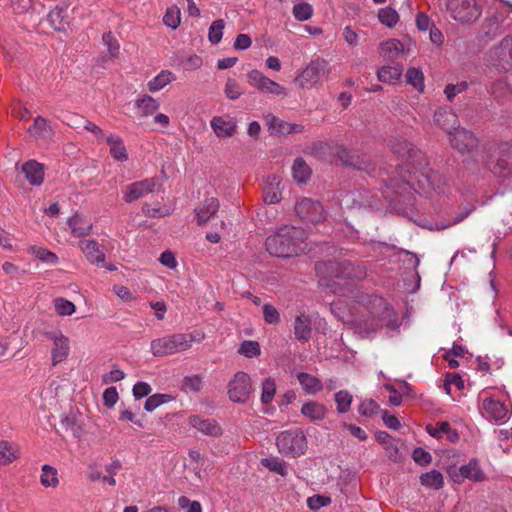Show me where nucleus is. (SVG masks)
Returning a JSON list of instances; mask_svg holds the SVG:
<instances>
[{"instance_id": "obj_1", "label": "nucleus", "mask_w": 512, "mask_h": 512, "mask_svg": "<svg viewBox=\"0 0 512 512\" xmlns=\"http://www.w3.org/2000/svg\"><path fill=\"white\" fill-rule=\"evenodd\" d=\"M390 146L393 153L406 158L412 165L413 171L409 172L413 173L419 184L424 185L426 183L432 189L441 187V175L428 167L422 152L411 142L402 137H397L391 141Z\"/></svg>"}, {"instance_id": "obj_2", "label": "nucleus", "mask_w": 512, "mask_h": 512, "mask_svg": "<svg viewBox=\"0 0 512 512\" xmlns=\"http://www.w3.org/2000/svg\"><path fill=\"white\" fill-rule=\"evenodd\" d=\"M306 237L304 229L284 225L267 237L266 250L273 256L292 257L304 251Z\"/></svg>"}, {"instance_id": "obj_3", "label": "nucleus", "mask_w": 512, "mask_h": 512, "mask_svg": "<svg viewBox=\"0 0 512 512\" xmlns=\"http://www.w3.org/2000/svg\"><path fill=\"white\" fill-rule=\"evenodd\" d=\"M316 271L320 285L330 288L334 293L340 292L338 287L340 283L337 280L360 279L365 274L361 268L355 267L348 261L321 262L316 265Z\"/></svg>"}, {"instance_id": "obj_4", "label": "nucleus", "mask_w": 512, "mask_h": 512, "mask_svg": "<svg viewBox=\"0 0 512 512\" xmlns=\"http://www.w3.org/2000/svg\"><path fill=\"white\" fill-rule=\"evenodd\" d=\"M485 0H446L450 16L461 24H472L482 15Z\"/></svg>"}, {"instance_id": "obj_5", "label": "nucleus", "mask_w": 512, "mask_h": 512, "mask_svg": "<svg viewBox=\"0 0 512 512\" xmlns=\"http://www.w3.org/2000/svg\"><path fill=\"white\" fill-rule=\"evenodd\" d=\"M190 339V336H186L181 333L165 335L152 340L150 343V350L156 357L184 352L189 349Z\"/></svg>"}, {"instance_id": "obj_6", "label": "nucleus", "mask_w": 512, "mask_h": 512, "mask_svg": "<svg viewBox=\"0 0 512 512\" xmlns=\"http://www.w3.org/2000/svg\"><path fill=\"white\" fill-rule=\"evenodd\" d=\"M276 445L281 454L290 457H298L307 449V439L300 429L281 432L276 440Z\"/></svg>"}, {"instance_id": "obj_7", "label": "nucleus", "mask_w": 512, "mask_h": 512, "mask_svg": "<svg viewBox=\"0 0 512 512\" xmlns=\"http://www.w3.org/2000/svg\"><path fill=\"white\" fill-rule=\"evenodd\" d=\"M330 72L329 64L324 59L312 60L295 78V82L301 87L311 89L320 83L321 79Z\"/></svg>"}, {"instance_id": "obj_8", "label": "nucleus", "mask_w": 512, "mask_h": 512, "mask_svg": "<svg viewBox=\"0 0 512 512\" xmlns=\"http://www.w3.org/2000/svg\"><path fill=\"white\" fill-rule=\"evenodd\" d=\"M487 168L499 177H506L512 173V145L503 144L486 162Z\"/></svg>"}, {"instance_id": "obj_9", "label": "nucleus", "mask_w": 512, "mask_h": 512, "mask_svg": "<svg viewBox=\"0 0 512 512\" xmlns=\"http://www.w3.org/2000/svg\"><path fill=\"white\" fill-rule=\"evenodd\" d=\"M45 337L52 343L51 345V364L57 366L65 362L70 354V340L60 330H51L45 332Z\"/></svg>"}, {"instance_id": "obj_10", "label": "nucleus", "mask_w": 512, "mask_h": 512, "mask_svg": "<svg viewBox=\"0 0 512 512\" xmlns=\"http://www.w3.org/2000/svg\"><path fill=\"white\" fill-rule=\"evenodd\" d=\"M252 391L251 378L242 371L237 372L228 384V396L236 403H245Z\"/></svg>"}, {"instance_id": "obj_11", "label": "nucleus", "mask_w": 512, "mask_h": 512, "mask_svg": "<svg viewBox=\"0 0 512 512\" xmlns=\"http://www.w3.org/2000/svg\"><path fill=\"white\" fill-rule=\"evenodd\" d=\"M480 411L483 416L494 421H504L508 416V407L501 401L488 395L486 390L479 394Z\"/></svg>"}, {"instance_id": "obj_12", "label": "nucleus", "mask_w": 512, "mask_h": 512, "mask_svg": "<svg viewBox=\"0 0 512 512\" xmlns=\"http://www.w3.org/2000/svg\"><path fill=\"white\" fill-rule=\"evenodd\" d=\"M247 82L250 86L258 89L264 94H271L274 96H286V89L277 82L266 77L259 70H251L247 74Z\"/></svg>"}, {"instance_id": "obj_13", "label": "nucleus", "mask_w": 512, "mask_h": 512, "mask_svg": "<svg viewBox=\"0 0 512 512\" xmlns=\"http://www.w3.org/2000/svg\"><path fill=\"white\" fill-rule=\"evenodd\" d=\"M296 214L305 222L319 223L324 220V210L320 202L303 198L295 205Z\"/></svg>"}, {"instance_id": "obj_14", "label": "nucleus", "mask_w": 512, "mask_h": 512, "mask_svg": "<svg viewBox=\"0 0 512 512\" xmlns=\"http://www.w3.org/2000/svg\"><path fill=\"white\" fill-rule=\"evenodd\" d=\"M451 146L461 154L473 153L479 144L477 137L464 128H457L450 136Z\"/></svg>"}, {"instance_id": "obj_15", "label": "nucleus", "mask_w": 512, "mask_h": 512, "mask_svg": "<svg viewBox=\"0 0 512 512\" xmlns=\"http://www.w3.org/2000/svg\"><path fill=\"white\" fill-rule=\"evenodd\" d=\"M158 185V180L155 177L146 178L140 181H136L127 185L123 191L124 200L127 203L134 202L149 193H152L156 186Z\"/></svg>"}, {"instance_id": "obj_16", "label": "nucleus", "mask_w": 512, "mask_h": 512, "mask_svg": "<svg viewBox=\"0 0 512 512\" xmlns=\"http://www.w3.org/2000/svg\"><path fill=\"white\" fill-rule=\"evenodd\" d=\"M188 423L192 428L207 436L218 437L222 434L221 427L214 419L192 415L188 418Z\"/></svg>"}, {"instance_id": "obj_17", "label": "nucleus", "mask_w": 512, "mask_h": 512, "mask_svg": "<svg viewBox=\"0 0 512 512\" xmlns=\"http://www.w3.org/2000/svg\"><path fill=\"white\" fill-rule=\"evenodd\" d=\"M265 120L271 134L288 135L303 131L302 125L283 121L272 114H268Z\"/></svg>"}, {"instance_id": "obj_18", "label": "nucleus", "mask_w": 512, "mask_h": 512, "mask_svg": "<svg viewBox=\"0 0 512 512\" xmlns=\"http://www.w3.org/2000/svg\"><path fill=\"white\" fill-rule=\"evenodd\" d=\"M78 247L84 254L85 258L91 264H101L105 262V253L102 246L96 241L91 239L81 240Z\"/></svg>"}, {"instance_id": "obj_19", "label": "nucleus", "mask_w": 512, "mask_h": 512, "mask_svg": "<svg viewBox=\"0 0 512 512\" xmlns=\"http://www.w3.org/2000/svg\"><path fill=\"white\" fill-rule=\"evenodd\" d=\"M213 132L219 138L231 137L236 133V121L230 116H214L210 121Z\"/></svg>"}, {"instance_id": "obj_20", "label": "nucleus", "mask_w": 512, "mask_h": 512, "mask_svg": "<svg viewBox=\"0 0 512 512\" xmlns=\"http://www.w3.org/2000/svg\"><path fill=\"white\" fill-rule=\"evenodd\" d=\"M435 124L450 136L458 127V116L447 108H439L434 113Z\"/></svg>"}, {"instance_id": "obj_21", "label": "nucleus", "mask_w": 512, "mask_h": 512, "mask_svg": "<svg viewBox=\"0 0 512 512\" xmlns=\"http://www.w3.org/2000/svg\"><path fill=\"white\" fill-rule=\"evenodd\" d=\"M377 301L378 307H372L370 310L372 317L370 327L371 331H376L386 325L393 315L392 309L388 307L382 299H377Z\"/></svg>"}, {"instance_id": "obj_22", "label": "nucleus", "mask_w": 512, "mask_h": 512, "mask_svg": "<svg viewBox=\"0 0 512 512\" xmlns=\"http://www.w3.org/2000/svg\"><path fill=\"white\" fill-rule=\"evenodd\" d=\"M12 348L16 349L14 356L23 348L18 329L5 332L0 330V359Z\"/></svg>"}, {"instance_id": "obj_23", "label": "nucleus", "mask_w": 512, "mask_h": 512, "mask_svg": "<svg viewBox=\"0 0 512 512\" xmlns=\"http://www.w3.org/2000/svg\"><path fill=\"white\" fill-rule=\"evenodd\" d=\"M108 147L111 157L118 162H125L128 160V151L123 139L115 134L110 133L104 141Z\"/></svg>"}, {"instance_id": "obj_24", "label": "nucleus", "mask_w": 512, "mask_h": 512, "mask_svg": "<svg viewBox=\"0 0 512 512\" xmlns=\"http://www.w3.org/2000/svg\"><path fill=\"white\" fill-rule=\"evenodd\" d=\"M220 204L217 198H206L203 203L195 208V216L198 225L205 224L219 210Z\"/></svg>"}, {"instance_id": "obj_25", "label": "nucleus", "mask_w": 512, "mask_h": 512, "mask_svg": "<svg viewBox=\"0 0 512 512\" xmlns=\"http://www.w3.org/2000/svg\"><path fill=\"white\" fill-rule=\"evenodd\" d=\"M22 172L27 181L34 186H39L44 180V167L35 160H29L22 165Z\"/></svg>"}, {"instance_id": "obj_26", "label": "nucleus", "mask_w": 512, "mask_h": 512, "mask_svg": "<svg viewBox=\"0 0 512 512\" xmlns=\"http://www.w3.org/2000/svg\"><path fill=\"white\" fill-rule=\"evenodd\" d=\"M280 184L281 180L277 175H272L267 178L263 188V199L266 204H275L281 200Z\"/></svg>"}, {"instance_id": "obj_27", "label": "nucleus", "mask_w": 512, "mask_h": 512, "mask_svg": "<svg viewBox=\"0 0 512 512\" xmlns=\"http://www.w3.org/2000/svg\"><path fill=\"white\" fill-rule=\"evenodd\" d=\"M159 107V102L147 94L141 95L135 101L136 116L139 118L153 115Z\"/></svg>"}, {"instance_id": "obj_28", "label": "nucleus", "mask_w": 512, "mask_h": 512, "mask_svg": "<svg viewBox=\"0 0 512 512\" xmlns=\"http://www.w3.org/2000/svg\"><path fill=\"white\" fill-rule=\"evenodd\" d=\"M71 234L75 237L88 236L92 231V223L84 216L75 214L68 220Z\"/></svg>"}, {"instance_id": "obj_29", "label": "nucleus", "mask_w": 512, "mask_h": 512, "mask_svg": "<svg viewBox=\"0 0 512 512\" xmlns=\"http://www.w3.org/2000/svg\"><path fill=\"white\" fill-rule=\"evenodd\" d=\"M301 414L311 422H319L325 419L327 414L326 407L316 401H308L303 404Z\"/></svg>"}, {"instance_id": "obj_30", "label": "nucleus", "mask_w": 512, "mask_h": 512, "mask_svg": "<svg viewBox=\"0 0 512 512\" xmlns=\"http://www.w3.org/2000/svg\"><path fill=\"white\" fill-rule=\"evenodd\" d=\"M28 134L36 140H44L51 136L52 128L47 119L37 116L33 124L28 128Z\"/></svg>"}, {"instance_id": "obj_31", "label": "nucleus", "mask_w": 512, "mask_h": 512, "mask_svg": "<svg viewBox=\"0 0 512 512\" xmlns=\"http://www.w3.org/2000/svg\"><path fill=\"white\" fill-rule=\"evenodd\" d=\"M312 333L311 320L305 314L297 315L294 322V334L297 340L309 341Z\"/></svg>"}, {"instance_id": "obj_32", "label": "nucleus", "mask_w": 512, "mask_h": 512, "mask_svg": "<svg viewBox=\"0 0 512 512\" xmlns=\"http://www.w3.org/2000/svg\"><path fill=\"white\" fill-rule=\"evenodd\" d=\"M297 379L307 394L315 395L323 389L321 380L311 374L300 372Z\"/></svg>"}, {"instance_id": "obj_33", "label": "nucleus", "mask_w": 512, "mask_h": 512, "mask_svg": "<svg viewBox=\"0 0 512 512\" xmlns=\"http://www.w3.org/2000/svg\"><path fill=\"white\" fill-rule=\"evenodd\" d=\"M176 80V75L170 70H162L157 76L147 83L148 90L158 92L168 84Z\"/></svg>"}, {"instance_id": "obj_34", "label": "nucleus", "mask_w": 512, "mask_h": 512, "mask_svg": "<svg viewBox=\"0 0 512 512\" xmlns=\"http://www.w3.org/2000/svg\"><path fill=\"white\" fill-rule=\"evenodd\" d=\"M311 174L312 170L305 160L301 157L296 158L292 165L293 179L300 184L306 183L310 179Z\"/></svg>"}, {"instance_id": "obj_35", "label": "nucleus", "mask_w": 512, "mask_h": 512, "mask_svg": "<svg viewBox=\"0 0 512 512\" xmlns=\"http://www.w3.org/2000/svg\"><path fill=\"white\" fill-rule=\"evenodd\" d=\"M460 476L473 481L481 482L485 479L484 472L480 469L477 460L472 459L468 464L463 465L459 469Z\"/></svg>"}, {"instance_id": "obj_36", "label": "nucleus", "mask_w": 512, "mask_h": 512, "mask_svg": "<svg viewBox=\"0 0 512 512\" xmlns=\"http://www.w3.org/2000/svg\"><path fill=\"white\" fill-rule=\"evenodd\" d=\"M19 457V448L15 443L0 441V465H7Z\"/></svg>"}, {"instance_id": "obj_37", "label": "nucleus", "mask_w": 512, "mask_h": 512, "mask_svg": "<svg viewBox=\"0 0 512 512\" xmlns=\"http://www.w3.org/2000/svg\"><path fill=\"white\" fill-rule=\"evenodd\" d=\"M427 432L436 438H441L443 435H447V438L451 441H455L458 438V434L453 430L448 422H438L434 426H427Z\"/></svg>"}, {"instance_id": "obj_38", "label": "nucleus", "mask_w": 512, "mask_h": 512, "mask_svg": "<svg viewBox=\"0 0 512 512\" xmlns=\"http://www.w3.org/2000/svg\"><path fill=\"white\" fill-rule=\"evenodd\" d=\"M401 75L402 68L400 66H383L377 72L378 80L387 84H395Z\"/></svg>"}, {"instance_id": "obj_39", "label": "nucleus", "mask_w": 512, "mask_h": 512, "mask_svg": "<svg viewBox=\"0 0 512 512\" xmlns=\"http://www.w3.org/2000/svg\"><path fill=\"white\" fill-rule=\"evenodd\" d=\"M381 53L388 58H395L404 51L402 42L398 39H390L380 44Z\"/></svg>"}, {"instance_id": "obj_40", "label": "nucleus", "mask_w": 512, "mask_h": 512, "mask_svg": "<svg viewBox=\"0 0 512 512\" xmlns=\"http://www.w3.org/2000/svg\"><path fill=\"white\" fill-rule=\"evenodd\" d=\"M40 483L44 487H57L59 484L57 470L50 465H43L41 469Z\"/></svg>"}, {"instance_id": "obj_41", "label": "nucleus", "mask_w": 512, "mask_h": 512, "mask_svg": "<svg viewBox=\"0 0 512 512\" xmlns=\"http://www.w3.org/2000/svg\"><path fill=\"white\" fill-rule=\"evenodd\" d=\"M420 482L423 486L438 490L443 487L444 479L439 471L431 470L420 476Z\"/></svg>"}, {"instance_id": "obj_42", "label": "nucleus", "mask_w": 512, "mask_h": 512, "mask_svg": "<svg viewBox=\"0 0 512 512\" xmlns=\"http://www.w3.org/2000/svg\"><path fill=\"white\" fill-rule=\"evenodd\" d=\"M65 18V10L61 8H55L48 14V22L56 31H64L66 29L67 21Z\"/></svg>"}, {"instance_id": "obj_43", "label": "nucleus", "mask_w": 512, "mask_h": 512, "mask_svg": "<svg viewBox=\"0 0 512 512\" xmlns=\"http://www.w3.org/2000/svg\"><path fill=\"white\" fill-rule=\"evenodd\" d=\"M29 252L35 256L37 259L49 263V264H57L58 263V256L47 250L44 247L41 246H31L29 248Z\"/></svg>"}, {"instance_id": "obj_44", "label": "nucleus", "mask_w": 512, "mask_h": 512, "mask_svg": "<svg viewBox=\"0 0 512 512\" xmlns=\"http://www.w3.org/2000/svg\"><path fill=\"white\" fill-rule=\"evenodd\" d=\"M243 93V88L236 79H227L224 87V94L229 100H237L242 96Z\"/></svg>"}, {"instance_id": "obj_45", "label": "nucleus", "mask_w": 512, "mask_h": 512, "mask_svg": "<svg viewBox=\"0 0 512 512\" xmlns=\"http://www.w3.org/2000/svg\"><path fill=\"white\" fill-rule=\"evenodd\" d=\"M406 80L417 91L422 92L424 90V75L420 69L409 68L406 72Z\"/></svg>"}, {"instance_id": "obj_46", "label": "nucleus", "mask_w": 512, "mask_h": 512, "mask_svg": "<svg viewBox=\"0 0 512 512\" xmlns=\"http://www.w3.org/2000/svg\"><path fill=\"white\" fill-rule=\"evenodd\" d=\"M378 19L383 25L391 28L398 23L399 15L396 10L385 7L379 10Z\"/></svg>"}, {"instance_id": "obj_47", "label": "nucleus", "mask_w": 512, "mask_h": 512, "mask_svg": "<svg viewBox=\"0 0 512 512\" xmlns=\"http://www.w3.org/2000/svg\"><path fill=\"white\" fill-rule=\"evenodd\" d=\"M180 21V9L177 6L169 7L163 16L164 24L172 29H176L180 25Z\"/></svg>"}, {"instance_id": "obj_48", "label": "nucleus", "mask_w": 512, "mask_h": 512, "mask_svg": "<svg viewBox=\"0 0 512 512\" xmlns=\"http://www.w3.org/2000/svg\"><path fill=\"white\" fill-rule=\"evenodd\" d=\"M292 13L296 20L306 21L312 17L313 7L307 2L298 3L293 6Z\"/></svg>"}, {"instance_id": "obj_49", "label": "nucleus", "mask_w": 512, "mask_h": 512, "mask_svg": "<svg viewBox=\"0 0 512 512\" xmlns=\"http://www.w3.org/2000/svg\"><path fill=\"white\" fill-rule=\"evenodd\" d=\"M56 313L60 316H70L76 311V306L71 301L59 297L54 300Z\"/></svg>"}, {"instance_id": "obj_50", "label": "nucleus", "mask_w": 512, "mask_h": 512, "mask_svg": "<svg viewBox=\"0 0 512 512\" xmlns=\"http://www.w3.org/2000/svg\"><path fill=\"white\" fill-rule=\"evenodd\" d=\"M276 393V383L272 378H266L262 382V393H261V402L263 404L270 403L274 395Z\"/></svg>"}, {"instance_id": "obj_51", "label": "nucleus", "mask_w": 512, "mask_h": 512, "mask_svg": "<svg viewBox=\"0 0 512 512\" xmlns=\"http://www.w3.org/2000/svg\"><path fill=\"white\" fill-rule=\"evenodd\" d=\"M171 399L172 397L168 394H154L146 399L144 408L146 411L152 412L157 407L170 401Z\"/></svg>"}, {"instance_id": "obj_52", "label": "nucleus", "mask_w": 512, "mask_h": 512, "mask_svg": "<svg viewBox=\"0 0 512 512\" xmlns=\"http://www.w3.org/2000/svg\"><path fill=\"white\" fill-rule=\"evenodd\" d=\"M224 21L222 19L214 21L211 26L209 27V41L212 44H218L223 36V29H224Z\"/></svg>"}, {"instance_id": "obj_53", "label": "nucleus", "mask_w": 512, "mask_h": 512, "mask_svg": "<svg viewBox=\"0 0 512 512\" xmlns=\"http://www.w3.org/2000/svg\"><path fill=\"white\" fill-rule=\"evenodd\" d=\"M335 401L339 413H345L350 409L352 403V396L347 391H339L335 394Z\"/></svg>"}, {"instance_id": "obj_54", "label": "nucleus", "mask_w": 512, "mask_h": 512, "mask_svg": "<svg viewBox=\"0 0 512 512\" xmlns=\"http://www.w3.org/2000/svg\"><path fill=\"white\" fill-rule=\"evenodd\" d=\"M238 351L248 358H253L260 354V346L256 341H244Z\"/></svg>"}, {"instance_id": "obj_55", "label": "nucleus", "mask_w": 512, "mask_h": 512, "mask_svg": "<svg viewBox=\"0 0 512 512\" xmlns=\"http://www.w3.org/2000/svg\"><path fill=\"white\" fill-rule=\"evenodd\" d=\"M202 388V379L199 376H187L183 379L182 390L186 393L198 392Z\"/></svg>"}, {"instance_id": "obj_56", "label": "nucleus", "mask_w": 512, "mask_h": 512, "mask_svg": "<svg viewBox=\"0 0 512 512\" xmlns=\"http://www.w3.org/2000/svg\"><path fill=\"white\" fill-rule=\"evenodd\" d=\"M262 463L270 471L276 472V473H278L281 476H285L287 474V465L282 460H278V459H264L262 461Z\"/></svg>"}, {"instance_id": "obj_57", "label": "nucleus", "mask_w": 512, "mask_h": 512, "mask_svg": "<svg viewBox=\"0 0 512 512\" xmlns=\"http://www.w3.org/2000/svg\"><path fill=\"white\" fill-rule=\"evenodd\" d=\"M467 87L468 84L465 81L458 82L456 84H448L444 89V93L447 99L452 101L458 94L464 92Z\"/></svg>"}, {"instance_id": "obj_58", "label": "nucleus", "mask_w": 512, "mask_h": 512, "mask_svg": "<svg viewBox=\"0 0 512 512\" xmlns=\"http://www.w3.org/2000/svg\"><path fill=\"white\" fill-rule=\"evenodd\" d=\"M262 310L264 319L267 323L278 324L280 322V314L273 305L265 304Z\"/></svg>"}, {"instance_id": "obj_59", "label": "nucleus", "mask_w": 512, "mask_h": 512, "mask_svg": "<svg viewBox=\"0 0 512 512\" xmlns=\"http://www.w3.org/2000/svg\"><path fill=\"white\" fill-rule=\"evenodd\" d=\"M331 503V499L322 495H314L307 499V506L311 510H318L322 507L328 506Z\"/></svg>"}, {"instance_id": "obj_60", "label": "nucleus", "mask_w": 512, "mask_h": 512, "mask_svg": "<svg viewBox=\"0 0 512 512\" xmlns=\"http://www.w3.org/2000/svg\"><path fill=\"white\" fill-rule=\"evenodd\" d=\"M102 40L104 44L108 47L109 54L112 57L117 56L119 52V43L112 34V32H106L103 34Z\"/></svg>"}, {"instance_id": "obj_61", "label": "nucleus", "mask_w": 512, "mask_h": 512, "mask_svg": "<svg viewBox=\"0 0 512 512\" xmlns=\"http://www.w3.org/2000/svg\"><path fill=\"white\" fill-rule=\"evenodd\" d=\"M83 127L85 130L91 132L95 136L96 142L98 144L105 141L107 135L104 133L103 129H101L98 125L94 124L91 121L85 120Z\"/></svg>"}, {"instance_id": "obj_62", "label": "nucleus", "mask_w": 512, "mask_h": 512, "mask_svg": "<svg viewBox=\"0 0 512 512\" xmlns=\"http://www.w3.org/2000/svg\"><path fill=\"white\" fill-rule=\"evenodd\" d=\"M413 460L419 465H427L431 462V455L425 449L418 447L412 453Z\"/></svg>"}, {"instance_id": "obj_63", "label": "nucleus", "mask_w": 512, "mask_h": 512, "mask_svg": "<svg viewBox=\"0 0 512 512\" xmlns=\"http://www.w3.org/2000/svg\"><path fill=\"white\" fill-rule=\"evenodd\" d=\"M451 385H454L459 390H461L464 388V381L460 375H458L456 373H448L446 375V379H445V389H446L447 393H450Z\"/></svg>"}, {"instance_id": "obj_64", "label": "nucleus", "mask_w": 512, "mask_h": 512, "mask_svg": "<svg viewBox=\"0 0 512 512\" xmlns=\"http://www.w3.org/2000/svg\"><path fill=\"white\" fill-rule=\"evenodd\" d=\"M118 398L119 396L116 387H109L105 389V391L103 392L104 405L109 408L113 407L116 404Z\"/></svg>"}]
</instances>
